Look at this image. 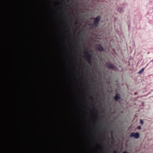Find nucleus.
<instances>
[{"label": "nucleus", "mask_w": 153, "mask_h": 153, "mask_svg": "<svg viewBox=\"0 0 153 153\" xmlns=\"http://www.w3.org/2000/svg\"><path fill=\"white\" fill-rule=\"evenodd\" d=\"M140 123H141L143 124V122L142 120H141L140 121Z\"/></svg>", "instance_id": "nucleus-11"}, {"label": "nucleus", "mask_w": 153, "mask_h": 153, "mask_svg": "<svg viewBox=\"0 0 153 153\" xmlns=\"http://www.w3.org/2000/svg\"><path fill=\"white\" fill-rule=\"evenodd\" d=\"M116 153V152L115 151H114V153Z\"/></svg>", "instance_id": "nucleus-13"}, {"label": "nucleus", "mask_w": 153, "mask_h": 153, "mask_svg": "<svg viewBox=\"0 0 153 153\" xmlns=\"http://www.w3.org/2000/svg\"><path fill=\"white\" fill-rule=\"evenodd\" d=\"M97 49L98 51H103L104 50L103 48L100 45H98V46L97 47Z\"/></svg>", "instance_id": "nucleus-6"}, {"label": "nucleus", "mask_w": 153, "mask_h": 153, "mask_svg": "<svg viewBox=\"0 0 153 153\" xmlns=\"http://www.w3.org/2000/svg\"><path fill=\"white\" fill-rule=\"evenodd\" d=\"M84 53L85 55V58L89 63H91V55L87 51L84 52Z\"/></svg>", "instance_id": "nucleus-1"}, {"label": "nucleus", "mask_w": 153, "mask_h": 153, "mask_svg": "<svg viewBox=\"0 0 153 153\" xmlns=\"http://www.w3.org/2000/svg\"><path fill=\"white\" fill-rule=\"evenodd\" d=\"M100 19V17L98 16L94 19V21L93 24V26L95 27H97Z\"/></svg>", "instance_id": "nucleus-2"}, {"label": "nucleus", "mask_w": 153, "mask_h": 153, "mask_svg": "<svg viewBox=\"0 0 153 153\" xmlns=\"http://www.w3.org/2000/svg\"><path fill=\"white\" fill-rule=\"evenodd\" d=\"M120 98V95L119 94H117L115 95L114 99L116 101H118Z\"/></svg>", "instance_id": "nucleus-5"}, {"label": "nucleus", "mask_w": 153, "mask_h": 153, "mask_svg": "<svg viewBox=\"0 0 153 153\" xmlns=\"http://www.w3.org/2000/svg\"><path fill=\"white\" fill-rule=\"evenodd\" d=\"M120 12V13H121L122 12H123V10L122 9H121L120 10V11L119 10H118Z\"/></svg>", "instance_id": "nucleus-8"}, {"label": "nucleus", "mask_w": 153, "mask_h": 153, "mask_svg": "<svg viewBox=\"0 0 153 153\" xmlns=\"http://www.w3.org/2000/svg\"><path fill=\"white\" fill-rule=\"evenodd\" d=\"M96 116H98V115H97V114H96Z\"/></svg>", "instance_id": "nucleus-15"}, {"label": "nucleus", "mask_w": 153, "mask_h": 153, "mask_svg": "<svg viewBox=\"0 0 153 153\" xmlns=\"http://www.w3.org/2000/svg\"><path fill=\"white\" fill-rule=\"evenodd\" d=\"M105 66L108 68L112 70L114 69L115 68L113 64L110 63H106L105 65Z\"/></svg>", "instance_id": "nucleus-4"}, {"label": "nucleus", "mask_w": 153, "mask_h": 153, "mask_svg": "<svg viewBox=\"0 0 153 153\" xmlns=\"http://www.w3.org/2000/svg\"><path fill=\"white\" fill-rule=\"evenodd\" d=\"M75 24H76V25H77V22H76Z\"/></svg>", "instance_id": "nucleus-14"}, {"label": "nucleus", "mask_w": 153, "mask_h": 153, "mask_svg": "<svg viewBox=\"0 0 153 153\" xmlns=\"http://www.w3.org/2000/svg\"><path fill=\"white\" fill-rule=\"evenodd\" d=\"M83 64H84V65H86L85 63L84 62H83Z\"/></svg>", "instance_id": "nucleus-12"}, {"label": "nucleus", "mask_w": 153, "mask_h": 153, "mask_svg": "<svg viewBox=\"0 0 153 153\" xmlns=\"http://www.w3.org/2000/svg\"><path fill=\"white\" fill-rule=\"evenodd\" d=\"M77 44L79 46L80 45V43L79 42H77Z\"/></svg>", "instance_id": "nucleus-10"}, {"label": "nucleus", "mask_w": 153, "mask_h": 153, "mask_svg": "<svg viewBox=\"0 0 153 153\" xmlns=\"http://www.w3.org/2000/svg\"><path fill=\"white\" fill-rule=\"evenodd\" d=\"M144 70V68H143L142 69H141L139 72V73L140 74H141L142 73V72H143V71Z\"/></svg>", "instance_id": "nucleus-7"}, {"label": "nucleus", "mask_w": 153, "mask_h": 153, "mask_svg": "<svg viewBox=\"0 0 153 153\" xmlns=\"http://www.w3.org/2000/svg\"><path fill=\"white\" fill-rule=\"evenodd\" d=\"M137 128L139 129H140L141 128V127L140 126H138L137 127Z\"/></svg>", "instance_id": "nucleus-9"}, {"label": "nucleus", "mask_w": 153, "mask_h": 153, "mask_svg": "<svg viewBox=\"0 0 153 153\" xmlns=\"http://www.w3.org/2000/svg\"><path fill=\"white\" fill-rule=\"evenodd\" d=\"M139 137L140 134L138 132H132L129 135V137H133L135 139H138Z\"/></svg>", "instance_id": "nucleus-3"}]
</instances>
